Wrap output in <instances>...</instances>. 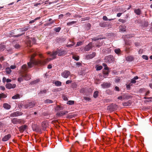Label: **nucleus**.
I'll use <instances>...</instances> for the list:
<instances>
[{
    "mask_svg": "<svg viewBox=\"0 0 152 152\" xmlns=\"http://www.w3.org/2000/svg\"><path fill=\"white\" fill-rule=\"evenodd\" d=\"M36 55V54H34L31 55L30 62L27 63L28 66L26 64H24L22 66V72L23 73L27 72L28 69L32 67L34 65L39 66L44 65L48 61V59L42 60H36L34 59V58Z\"/></svg>",
    "mask_w": 152,
    "mask_h": 152,
    "instance_id": "1",
    "label": "nucleus"
},
{
    "mask_svg": "<svg viewBox=\"0 0 152 152\" xmlns=\"http://www.w3.org/2000/svg\"><path fill=\"white\" fill-rule=\"evenodd\" d=\"M46 124H42L40 126L38 124H32V127L34 131L37 132H40L42 130H45L46 129Z\"/></svg>",
    "mask_w": 152,
    "mask_h": 152,
    "instance_id": "2",
    "label": "nucleus"
},
{
    "mask_svg": "<svg viewBox=\"0 0 152 152\" xmlns=\"http://www.w3.org/2000/svg\"><path fill=\"white\" fill-rule=\"evenodd\" d=\"M25 34V33L20 34L18 29H15L11 31L10 33V35L12 37H20Z\"/></svg>",
    "mask_w": 152,
    "mask_h": 152,
    "instance_id": "3",
    "label": "nucleus"
},
{
    "mask_svg": "<svg viewBox=\"0 0 152 152\" xmlns=\"http://www.w3.org/2000/svg\"><path fill=\"white\" fill-rule=\"evenodd\" d=\"M48 54L50 55L51 56H52L53 57L52 59L50 58V60H51L56 58V55H58V52L57 51V49L55 51H53L52 52H48Z\"/></svg>",
    "mask_w": 152,
    "mask_h": 152,
    "instance_id": "4",
    "label": "nucleus"
},
{
    "mask_svg": "<svg viewBox=\"0 0 152 152\" xmlns=\"http://www.w3.org/2000/svg\"><path fill=\"white\" fill-rule=\"evenodd\" d=\"M35 105L34 103L32 102H28L24 105V107L25 108L30 109L34 107Z\"/></svg>",
    "mask_w": 152,
    "mask_h": 152,
    "instance_id": "5",
    "label": "nucleus"
},
{
    "mask_svg": "<svg viewBox=\"0 0 152 152\" xmlns=\"http://www.w3.org/2000/svg\"><path fill=\"white\" fill-rule=\"evenodd\" d=\"M27 42L30 46H31L32 45L34 44L36 42V40L34 37H31L29 38Z\"/></svg>",
    "mask_w": 152,
    "mask_h": 152,
    "instance_id": "6",
    "label": "nucleus"
},
{
    "mask_svg": "<svg viewBox=\"0 0 152 152\" xmlns=\"http://www.w3.org/2000/svg\"><path fill=\"white\" fill-rule=\"evenodd\" d=\"M70 74V72L69 71L65 70L61 73V75L63 77L67 78Z\"/></svg>",
    "mask_w": 152,
    "mask_h": 152,
    "instance_id": "7",
    "label": "nucleus"
},
{
    "mask_svg": "<svg viewBox=\"0 0 152 152\" xmlns=\"http://www.w3.org/2000/svg\"><path fill=\"white\" fill-rule=\"evenodd\" d=\"M57 50L58 52V56H64L67 53V52L66 50H62L61 49H59L58 48L57 49Z\"/></svg>",
    "mask_w": 152,
    "mask_h": 152,
    "instance_id": "8",
    "label": "nucleus"
},
{
    "mask_svg": "<svg viewBox=\"0 0 152 152\" xmlns=\"http://www.w3.org/2000/svg\"><path fill=\"white\" fill-rule=\"evenodd\" d=\"M105 59L106 60V62H108L109 63H112L113 61V57L112 56H109L105 58Z\"/></svg>",
    "mask_w": 152,
    "mask_h": 152,
    "instance_id": "9",
    "label": "nucleus"
},
{
    "mask_svg": "<svg viewBox=\"0 0 152 152\" xmlns=\"http://www.w3.org/2000/svg\"><path fill=\"white\" fill-rule=\"evenodd\" d=\"M111 86V84L110 83L105 82H104L101 85L102 88H109Z\"/></svg>",
    "mask_w": 152,
    "mask_h": 152,
    "instance_id": "10",
    "label": "nucleus"
},
{
    "mask_svg": "<svg viewBox=\"0 0 152 152\" xmlns=\"http://www.w3.org/2000/svg\"><path fill=\"white\" fill-rule=\"evenodd\" d=\"M92 43L90 42L87 45H86L84 48L85 52L89 51L92 48Z\"/></svg>",
    "mask_w": 152,
    "mask_h": 152,
    "instance_id": "11",
    "label": "nucleus"
},
{
    "mask_svg": "<svg viewBox=\"0 0 152 152\" xmlns=\"http://www.w3.org/2000/svg\"><path fill=\"white\" fill-rule=\"evenodd\" d=\"M5 86L6 88L10 89L11 88H15L16 87V85L15 84H12L11 83H8Z\"/></svg>",
    "mask_w": 152,
    "mask_h": 152,
    "instance_id": "12",
    "label": "nucleus"
},
{
    "mask_svg": "<svg viewBox=\"0 0 152 152\" xmlns=\"http://www.w3.org/2000/svg\"><path fill=\"white\" fill-rule=\"evenodd\" d=\"M23 113L19 111L14 112L10 115V116L11 117H16L22 115Z\"/></svg>",
    "mask_w": 152,
    "mask_h": 152,
    "instance_id": "13",
    "label": "nucleus"
},
{
    "mask_svg": "<svg viewBox=\"0 0 152 152\" xmlns=\"http://www.w3.org/2000/svg\"><path fill=\"white\" fill-rule=\"evenodd\" d=\"M99 26L101 27H109V24L108 23L106 22H101L99 23Z\"/></svg>",
    "mask_w": 152,
    "mask_h": 152,
    "instance_id": "14",
    "label": "nucleus"
},
{
    "mask_svg": "<svg viewBox=\"0 0 152 152\" xmlns=\"http://www.w3.org/2000/svg\"><path fill=\"white\" fill-rule=\"evenodd\" d=\"M46 92V90H43L40 91V92L38 93V95L40 96H44L45 95Z\"/></svg>",
    "mask_w": 152,
    "mask_h": 152,
    "instance_id": "15",
    "label": "nucleus"
},
{
    "mask_svg": "<svg viewBox=\"0 0 152 152\" xmlns=\"http://www.w3.org/2000/svg\"><path fill=\"white\" fill-rule=\"evenodd\" d=\"M29 26H25L23 28H19L18 29L19 33L23 31H25L29 29Z\"/></svg>",
    "mask_w": 152,
    "mask_h": 152,
    "instance_id": "16",
    "label": "nucleus"
},
{
    "mask_svg": "<svg viewBox=\"0 0 152 152\" xmlns=\"http://www.w3.org/2000/svg\"><path fill=\"white\" fill-rule=\"evenodd\" d=\"M96 55V53L93 52L92 54L87 55L86 56V58L87 59H91L94 57Z\"/></svg>",
    "mask_w": 152,
    "mask_h": 152,
    "instance_id": "17",
    "label": "nucleus"
},
{
    "mask_svg": "<svg viewBox=\"0 0 152 152\" xmlns=\"http://www.w3.org/2000/svg\"><path fill=\"white\" fill-rule=\"evenodd\" d=\"M68 111H61L60 112H58L57 113V115L58 116H61L65 114H66L68 113Z\"/></svg>",
    "mask_w": 152,
    "mask_h": 152,
    "instance_id": "18",
    "label": "nucleus"
},
{
    "mask_svg": "<svg viewBox=\"0 0 152 152\" xmlns=\"http://www.w3.org/2000/svg\"><path fill=\"white\" fill-rule=\"evenodd\" d=\"M11 137V135L10 134H8L5 136L2 139L3 141H7Z\"/></svg>",
    "mask_w": 152,
    "mask_h": 152,
    "instance_id": "19",
    "label": "nucleus"
},
{
    "mask_svg": "<svg viewBox=\"0 0 152 152\" xmlns=\"http://www.w3.org/2000/svg\"><path fill=\"white\" fill-rule=\"evenodd\" d=\"M23 76L24 77V79L26 80H28L31 78V75L25 73L23 74Z\"/></svg>",
    "mask_w": 152,
    "mask_h": 152,
    "instance_id": "20",
    "label": "nucleus"
},
{
    "mask_svg": "<svg viewBox=\"0 0 152 152\" xmlns=\"http://www.w3.org/2000/svg\"><path fill=\"white\" fill-rule=\"evenodd\" d=\"M26 125H22L20 127L19 129L20 132H23L27 128Z\"/></svg>",
    "mask_w": 152,
    "mask_h": 152,
    "instance_id": "21",
    "label": "nucleus"
},
{
    "mask_svg": "<svg viewBox=\"0 0 152 152\" xmlns=\"http://www.w3.org/2000/svg\"><path fill=\"white\" fill-rule=\"evenodd\" d=\"M123 97L124 99H129L131 96L128 94H122Z\"/></svg>",
    "mask_w": 152,
    "mask_h": 152,
    "instance_id": "22",
    "label": "nucleus"
},
{
    "mask_svg": "<svg viewBox=\"0 0 152 152\" xmlns=\"http://www.w3.org/2000/svg\"><path fill=\"white\" fill-rule=\"evenodd\" d=\"M12 121L13 124H20V120L16 118H14L12 119Z\"/></svg>",
    "mask_w": 152,
    "mask_h": 152,
    "instance_id": "23",
    "label": "nucleus"
},
{
    "mask_svg": "<svg viewBox=\"0 0 152 152\" xmlns=\"http://www.w3.org/2000/svg\"><path fill=\"white\" fill-rule=\"evenodd\" d=\"M134 12L137 15H140L141 13V10L139 9H135L134 10Z\"/></svg>",
    "mask_w": 152,
    "mask_h": 152,
    "instance_id": "24",
    "label": "nucleus"
},
{
    "mask_svg": "<svg viewBox=\"0 0 152 152\" xmlns=\"http://www.w3.org/2000/svg\"><path fill=\"white\" fill-rule=\"evenodd\" d=\"M3 107L4 108L7 109H9L11 108V106L7 103H4Z\"/></svg>",
    "mask_w": 152,
    "mask_h": 152,
    "instance_id": "25",
    "label": "nucleus"
},
{
    "mask_svg": "<svg viewBox=\"0 0 152 152\" xmlns=\"http://www.w3.org/2000/svg\"><path fill=\"white\" fill-rule=\"evenodd\" d=\"M126 60L128 61H131L133 60V58L131 56H129L126 57Z\"/></svg>",
    "mask_w": 152,
    "mask_h": 152,
    "instance_id": "26",
    "label": "nucleus"
},
{
    "mask_svg": "<svg viewBox=\"0 0 152 152\" xmlns=\"http://www.w3.org/2000/svg\"><path fill=\"white\" fill-rule=\"evenodd\" d=\"M24 79V77L23 76V75H21V77L18 78V81L19 82H21L23 81Z\"/></svg>",
    "mask_w": 152,
    "mask_h": 152,
    "instance_id": "27",
    "label": "nucleus"
},
{
    "mask_svg": "<svg viewBox=\"0 0 152 152\" xmlns=\"http://www.w3.org/2000/svg\"><path fill=\"white\" fill-rule=\"evenodd\" d=\"M5 71L7 74H10L12 72V70L10 67H7Z\"/></svg>",
    "mask_w": 152,
    "mask_h": 152,
    "instance_id": "28",
    "label": "nucleus"
},
{
    "mask_svg": "<svg viewBox=\"0 0 152 152\" xmlns=\"http://www.w3.org/2000/svg\"><path fill=\"white\" fill-rule=\"evenodd\" d=\"M40 80L39 79H37L35 80H33L31 82V84H34L37 83L39 82Z\"/></svg>",
    "mask_w": 152,
    "mask_h": 152,
    "instance_id": "29",
    "label": "nucleus"
},
{
    "mask_svg": "<svg viewBox=\"0 0 152 152\" xmlns=\"http://www.w3.org/2000/svg\"><path fill=\"white\" fill-rule=\"evenodd\" d=\"M7 97V95L3 93L0 94V100H1L2 98H5Z\"/></svg>",
    "mask_w": 152,
    "mask_h": 152,
    "instance_id": "30",
    "label": "nucleus"
},
{
    "mask_svg": "<svg viewBox=\"0 0 152 152\" xmlns=\"http://www.w3.org/2000/svg\"><path fill=\"white\" fill-rule=\"evenodd\" d=\"M55 85L57 86H60L61 85V83L59 81H56L54 83Z\"/></svg>",
    "mask_w": 152,
    "mask_h": 152,
    "instance_id": "31",
    "label": "nucleus"
},
{
    "mask_svg": "<svg viewBox=\"0 0 152 152\" xmlns=\"http://www.w3.org/2000/svg\"><path fill=\"white\" fill-rule=\"evenodd\" d=\"M99 95V92L97 91H96L94 92L93 94L94 97L96 98Z\"/></svg>",
    "mask_w": 152,
    "mask_h": 152,
    "instance_id": "32",
    "label": "nucleus"
},
{
    "mask_svg": "<svg viewBox=\"0 0 152 152\" xmlns=\"http://www.w3.org/2000/svg\"><path fill=\"white\" fill-rule=\"evenodd\" d=\"M61 29V28L60 27H56L54 28L53 30L57 32H58L60 31Z\"/></svg>",
    "mask_w": 152,
    "mask_h": 152,
    "instance_id": "33",
    "label": "nucleus"
},
{
    "mask_svg": "<svg viewBox=\"0 0 152 152\" xmlns=\"http://www.w3.org/2000/svg\"><path fill=\"white\" fill-rule=\"evenodd\" d=\"M20 95L19 94H17L12 97L13 99H17L20 98Z\"/></svg>",
    "mask_w": 152,
    "mask_h": 152,
    "instance_id": "34",
    "label": "nucleus"
},
{
    "mask_svg": "<svg viewBox=\"0 0 152 152\" xmlns=\"http://www.w3.org/2000/svg\"><path fill=\"white\" fill-rule=\"evenodd\" d=\"M72 58L76 61H78L79 59V56H76L74 55L72 56Z\"/></svg>",
    "mask_w": 152,
    "mask_h": 152,
    "instance_id": "35",
    "label": "nucleus"
},
{
    "mask_svg": "<svg viewBox=\"0 0 152 152\" xmlns=\"http://www.w3.org/2000/svg\"><path fill=\"white\" fill-rule=\"evenodd\" d=\"M74 103V101L69 100L67 102V104L70 105H73Z\"/></svg>",
    "mask_w": 152,
    "mask_h": 152,
    "instance_id": "36",
    "label": "nucleus"
},
{
    "mask_svg": "<svg viewBox=\"0 0 152 152\" xmlns=\"http://www.w3.org/2000/svg\"><path fill=\"white\" fill-rule=\"evenodd\" d=\"M102 65L104 67V69L105 70H108L109 68L107 66V65L105 63H103Z\"/></svg>",
    "mask_w": 152,
    "mask_h": 152,
    "instance_id": "37",
    "label": "nucleus"
},
{
    "mask_svg": "<svg viewBox=\"0 0 152 152\" xmlns=\"http://www.w3.org/2000/svg\"><path fill=\"white\" fill-rule=\"evenodd\" d=\"M45 103H52L53 102L52 100L49 99H47L45 101Z\"/></svg>",
    "mask_w": 152,
    "mask_h": 152,
    "instance_id": "38",
    "label": "nucleus"
},
{
    "mask_svg": "<svg viewBox=\"0 0 152 152\" xmlns=\"http://www.w3.org/2000/svg\"><path fill=\"white\" fill-rule=\"evenodd\" d=\"M76 22H77L75 21H73L70 22H68L67 23V25L68 26H70L76 23Z\"/></svg>",
    "mask_w": 152,
    "mask_h": 152,
    "instance_id": "39",
    "label": "nucleus"
},
{
    "mask_svg": "<svg viewBox=\"0 0 152 152\" xmlns=\"http://www.w3.org/2000/svg\"><path fill=\"white\" fill-rule=\"evenodd\" d=\"M90 18L88 17H86L81 18V21L87 20H89Z\"/></svg>",
    "mask_w": 152,
    "mask_h": 152,
    "instance_id": "40",
    "label": "nucleus"
},
{
    "mask_svg": "<svg viewBox=\"0 0 152 152\" xmlns=\"http://www.w3.org/2000/svg\"><path fill=\"white\" fill-rule=\"evenodd\" d=\"M130 103L129 102H124L123 103V105L124 106H126L129 105Z\"/></svg>",
    "mask_w": 152,
    "mask_h": 152,
    "instance_id": "41",
    "label": "nucleus"
},
{
    "mask_svg": "<svg viewBox=\"0 0 152 152\" xmlns=\"http://www.w3.org/2000/svg\"><path fill=\"white\" fill-rule=\"evenodd\" d=\"M132 86V84L131 83L129 84L126 85V88L128 89V90H129L130 88V86Z\"/></svg>",
    "mask_w": 152,
    "mask_h": 152,
    "instance_id": "42",
    "label": "nucleus"
},
{
    "mask_svg": "<svg viewBox=\"0 0 152 152\" xmlns=\"http://www.w3.org/2000/svg\"><path fill=\"white\" fill-rule=\"evenodd\" d=\"M5 48V46L4 45H0V50H3Z\"/></svg>",
    "mask_w": 152,
    "mask_h": 152,
    "instance_id": "43",
    "label": "nucleus"
},
{
    "mask_svg": "<svg viewBox=\"0 0 152 152\" xmlns=\"http://www.w3.org/2000/svg\"><path fill=\"white\" fill-rule=\"evenodd\" d=\"M86 28L88 30H89L91 28V24L89 23H88L86 24Z\"/></svg>",
    "mask_w": 152,
    "mask_h": 152,
    "instance_id": "44",
    "label": "nucleus"
},
{
    "mask_svg": "<svg viewBox=\"0 0 152 152\" xmlns=\"http://www.w3.org/2000/svg\"><path fill=\"white\" fill-rule=\"evenodd\" d=\"M115 52L117 54H119L120 53V49H117L115 50Z\"/></svg>",
    "mask_w": 152,
    "mask_h": 152,
    "instance_id": "45",
    "label": "nucleus"
},
{
    "mask_svg": "<svg viewBox=\"0 0 152 152\" xmlns=\"http://www.w3.org/2000/svg\"><path fill=\"white\" fill-rule=\"evenodd\" d=\"M142 57L143 59H145L146 60H148V56L146 55H143Z\"/></svg>",
    "mask_w": 152,
    "mask_h": 152,
    "instance_id": "46",
    "label": "nucleus"
},
{
    "mask_svg": "<svg viewBox=\"0 0 152 152\" xmlns=\"http://www.w3.org/2000/svg\"><path fill=\"white\" fill-rule=\"evenodd\" d=\"M76 64L77 66L76 67H79L80 66L82 65L81 63L80 62H77Z\"/></svg>",
    "mask_w": 152,
    "mask_h": 152,
    "instance_id": "47",
    "label": "nucleus"
},
{
    "mask_svg": "<svg viewBox=\"0 0 152 152\" xmlns=\"http://www.w3.org/2000/svg\"><path fill=\"white\" fill-rule=\"evenodd\" d=\"M120 22H121L123 23H125L126 22V21L125 20L122 19H119L118 20Z\"/></svg>",
    "mask_w": 152,
    "mask_h": 152,
    "instance_id": "48",
    "label": "nucleus"
},
{
    "mask_svg": "<svg viewBox=\"0 0 152 152\" xmlns=\"http://www.w3.org/2000/svg\"><path fill=\"white\" fill-rule=\"evenodd\" d=\"M100 39L98 37H94L92 39V40L96 41V40H98L99 39Z\"/></svg>",
    "mask_w": 152,
    "mask_h": 152,
    "instance_id": "49",
    "label": "nucleus"
},
{
    "mask_svg": "<svg viewBox=\"0 0 152 152\" xmlns=\"http://www.w3.org/2000/svg\"><path fill=\"white\" fill-rule=\"evenodd\" d=\"M145 89L144 88H141L140 89L139 92L140 93H141L142 92L145 91Z\"/></svg>",
    "mask_w": 152,
    "mask_h": 152,
    "instance_id": "50",
    "label": "nucleus"
},
{
    "mask_svg": "<svg viewBox=\"0 0 152 152\" xmlns=\"http://www.w3.org/2000/svg\"><path fill=\"white\" fill-rule=\"evenodd\" d=\"M82 42H78L76 45V47L77 46H79L82 45Z\"/></svg>",
    "mask_w": 152,
    "mask_h": 152,
    "instance_id": "51",
    "label": "nucleus"
},
{
    "mask_svg": "<svg viewBox=\"0 0 152 152\" xmlns=\"http://www.w3.org/2000/svg\"><path fill=\"white\" fill-rule=\"evenodd\" d=\"M102 68V66H98L96 68L97 70H101Z\"/></svg>",
    "mask_w": 152,
    "mask_h": 152,
    "instance_id": "52",
    "label": "nucleus"
},
{
    "mask_svg": "<svg viewBox=\"0 0 152 152\" xmlns=\"http://www.w3.org/2000/svg\"><path fill=\"white\" fill-rule=\"evenodd\" d=\"M54 22V20H53L51 22H50V23H49V22H48V23H46V24L48 26V25H50V24H52V23H53Z\"/></svg>",
    "mask_w": 152,
    "mask_h": 152,
    "instance_id": "53",
    "label": "nucleus"
},
{
    "mask_svg": "<svg viewBox=\"0 0 152 152\" xmlns=\"http://www.w3.org/2000/svg\"><path fill=\"white\" fill-rule=\"evenodd\" d=\"M136 81L134 78H133V79H132L131 80V83H136Z\"/></svg>",
    "mask_w": 152,
    "mask_h": 152,
    "instance_id": "54",
    "label": "nucleus"
},
{
    "mask_svg": "<svg viewBox=\"0 0 152 152\" xmlns=\"http://www.w3.org/2000/svg\"><path fill=\"white\" fill-rule=\"evenodd\" d=\"M84 99L86 100L89 101L91 100V99L88 97H84Z\"/></svg>",
    "mask_w": 152,
    "mask_h": 152,
    "instance_id": "55",
    "label": "nucleus"
},
{
    "mask_svg": "<svg viewBox=\"0 0 152 152\" xmlns=\"http://www.w3.org/2000/svg\"><path fill=\"white\" fill-rule=\"evenodd\" d=\"M14 47L15 48L18 49L20 47V45L19 44H16L15 45Z\"/></svg>",
    "mask_w": 152,
    "mask_h": 152,
    "instance_id": "56",
    "label": "nucleus"
},
{
    "mask_svg": "<svg viewBox=\"0 0 152 152\" xmlns=\"http://www.w3.org/2000/svg\"><path fill=\"white\" fill-rule=\"evenodd\" d=\"M16 67L15 65H12L10 66V69H15L16 68Z\"/></svg>",
    "mask_w": 152,
    "mask_h": 152,
    "instance_id": "57",
    "label": "nucleus"
},
{
    "mask_svg": "<svg viewBox=\"0 0 152 152\" xmlns=\"http://www.w3.org/2000/svg\"><path fill=\"white\" fill-rule=\"evenodd\" d=\"M102 19L104 20H108V19L106 16H104Z\"/></svg>",
    "mask_w": 152,
    "mask_h": 152,
    "instance_id": "58",
    "label": "nucleus"
},
{
    "mask_svg": "<svg viewBox=\"0 0 152 152\" xmlns=\"http://www.w3.org/2000/svg\"><path fill=\"white\" fill-rule=\"evenodd\" d=\"M72 82V80H68L67 81H66V83L67 84H69V83H71V82Z\"/></svg>",
    "mask_w": 152,
    "mask_h": 152,
    "instance_id": "59",
    "label": "nucleus"
},
{
    "mask_svg": "<svg viewBox=\"0 0 152 152\" xmlns=\"http://www.w3.org/2000/svg\"><path fill=\"white\" fill-rule=\"evenodd\" d=\"M56 110L58 111H60L62 110V109H61L60 107H59L58 106H57V107H56Z\"/></svg>",
    "mask_w": 152,
    "mask_h": 152,
    "instance_id": "60",
    "label": "nucleus"
},
{
    "mask_svg": "<svg viewBox=\"0 0 152 152\" xmlns=\"http://www.w3.org/2000/svg\"><path fill=\"white\" fill-rule=\"evenodd\" d=\"M74 44H71L67 45L66 46L67 47H71L73 46L74 45Z\"/></svg>",
    "mask_w": 152,
    "mask_h": 152,
    "instance_id": "61",
    "label": "nucleus"
},
{
    "mask_svg": "<svg viewBox=\"0 0 152 152\" xmlns=\"http://www.w3.org/2000/svg\"><path fill=\"white\" fill-rule=\"evenodd\" d=\"M150 92L149 91H147L145 94V96H148V95L149 94H150Z\"/></svg>",
    "mask_w": 152,
    "mask_h": 152,
    "instance_id": "62",
    "label": "nucleus"
},
{
    "mask_svg": "<svg viewBox=\"0 0 152 152\" xmlns=\"http://www.w3.org/2000/svg\"><path fill=\"white\" fill-rule=\"evenodd\" d=\"M62 39H61V38H58V37H57V38H56V40H57V42H60V41L62 40Z\"/></svg>",
    "mask_w": 152,
    "mask_h": 152,
    "instance_id": "63",
    "label": "nucleus"
},
{
    "mask_svg": "<svg viewBox=\"0 0 152 152\" xmlns=\"http://www.w3.org/2000/svg\"><path fill=\"white\" fill-rule=\"evenodd\" d=\"M4 58L3 56H1L0 58V61L2 62V61H4Z\"/></svg>",
    "mask_w": 152,
    "mask_h": 152,
    "instance_id": "64",
    "label": "nucleus"
}]
</instances>
